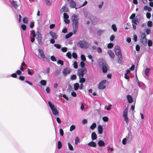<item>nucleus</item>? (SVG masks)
<instances>
[{"label":"nucleus","mask_w":153,"mask_h":153,"mask_svg":"<svg viewBox=\"0 0 153 153\" xmlns=\"http://www.w3.org/2000/svg\"><path fill=\"white\" fill-rule=\"evenodd\" d=\"M98 62L100 69L103 74L109 71V67L103 59H99Z\"/></svg>","instance_id":"1"},{"label":"nucleus","mask_w":153,"mask_h":153,"mask_svg":"<svg viewBox=\"0 0 153 153\" xmlns=\"http://www.w3.org/2000/svg\"><path fill=\"white\" fill-rule=\"evenodd\" d=\"M71 20L72 22V27L75 33L76 31H77L78 27L79 19L78 16L76 14L73 15L71 16Z\"/></svg>","instance_id":"2"},{"label":"nucleus","mask_w":153,"mask_h":153,"mask_svg":"<svg viewBox=\"0 0 153 153\" xmlns=\"http://www.w3.org/2000/svg\"><path fill=\"white\" fill-rule=\"evenodd\" d=\"M48 102L53 115L54 116H58L59 112L56 108L57 106L54 105L49 100H48Z\"/></svg>","instance_id":"3"},{"label":"nucleus","mask_w":153,"mask_h":153,"mask_svg":"<svg viewBox=\"0 0 153 153\" xmlns=\"http://www.w3.org/2000/svg\"><path fill=\"white\" fill-rule=\"evenodd\" d=\"M79 48L85 49H87L89 46L88 42L85 40H79L77 44Z\"/></svg>","instance_id":"4"},{"label":"nucleus","mask_w":153,"mask_h":153,"mask_svg":"<svg viewBox=\"0 0 153 153\" xmlns=\"http://www.w3.org/2000/svg\"><path fill=\"white\" fill-rule=\"evenodd\" d=\"M86 73L82 72V71H77V75L79 76V82L80 83H84L85 82L86 80L85 78L84 77V74Z\"/></svg>","instance_id":"5"},{"label":"nucleus","mask_w":153,"mask_h":153,"mask_svg":"<svg viewBox=\"0 0 153 153\" xmlns=\"http://www.w3.org/2000/svg\"><path fill=\"white\" fill-rule=\"evenodd\" d=\"M38 51L39 53H40V56L42 58L45 59L46 60L47 62H48L50 61L49 56L48 57L45 56L44 52L42 49H39Z\"/></svg>","instance_id":"6"},{"label":"nucleus","mask_w":153,"mask_h":153,"mask_svg":"<svg viewBox=\"0 0 153 153\" xmlns=\"http://www.w3.org/2000/svg\"><path fill=\"white\" fill-rule=\"evenodd\" d=\"M36 34L37 35L36 37V39L38 41V42L39 45H42L43 43L42 42V36L39 31H37L36 32Z\"/></svg>","instance_id":"7"},{"label":"nucleus","mask_w":153,"mask_h":153,"mask_svg":"<svg viewBox=\"0 0 153 153\" xmlns=\"http://www.w3.org/2000/svg\"><path fill=\"white\" fill-rule=\"evenodd\" d=\"M80 65L81 68V69H79L77 71H82V72L86 73L87 72V70L86 68L85 67V64L84 62H80Z\"/></svg>","instance_id":"8"},{"label":"nucleus","mask_w":153,"mask_h":153,"mask_svg":"<svg viewBox=\"0 0 153 153\" xmlns=\"http://www.w3.org/2000/svg\"><path fill=\"white\" fill-rule=\"evenodd\" d=\"M71 71V69L68 68H65L62 71V74L64 77H66L67 74H70Z\"/></svg>","instance_id":"9"},{"label":"nucleus","mask_w":153,"mask_h":153,"mask_svg":"<svg viewBox=\"0 0 153 153\" xmlns=\"http://www.w3.org/2000/svg\"><path fill=\"white\" fill-rule=\"evenodd\" d=\"M114 51L116 56L117 54L119 55L122 54L121 49L118 45H116L115 46L114 48Z\"/></svg>","instance_id":"10"},{"label":"nucleus","mask_w":153,"mask_h":153,"mask_svg":"<svg viewBox=\"0 0 153 153\" xmlns=\"http://www.w3.org/2000/svg\"><path fill=\"white\" fill-rule=\"evenodd\" d=\"M116 56L117 57V62L120 64L122 65L123 64V61H122L123 56L122 54L119 55L118 54H117Z\"/></svg>","instance_id":"11"},{"label":"nucleus","mask_w":153,"mask_h":153,"mask_svg":"<svg viewBox=\"0 0 153 153\" xmlns=\"http://www.w3.org/2000/svg\"><path fill=\"white\" fill-rule=\"evenodd\" d=\"M49 34L51 36L52 39H57L58 35L57 34L53 32L52 30H51L49 32Z\"/></svg>","instance_id":"12"},{"label":"nucleus","mask_w":153,"mask_h":153,"mask_svg":"<svg viewBox=\"0 0 153 153\" xmlns=\"http://www.w3.org/2000/svg\"><path fill=\"white\" fill-rule=\"evenodd\" d=\"M126 98L128 102L129 103H132L134 101L132 96L128 94L126 96Z\"/></svg>","instance_id":"13"},{"label":"nucleus","mask_w":153,"mask_h":153,"mask_svg":"<svg viewBox=\"0 0 153 153\" xmlns=\"http://www.w3.org/2000/svg\"><path fill=\"white\" fill-rule=\"evenodd\" d=\"M126 138L128 140V142L131 141L132 140V134L131 131H128V135L126 136Z\"/></svg>","instance_id":"14"},{"label":"nucleus","mask_w":153,"mask_h":153,"mask_svg":"<svg viewBox=\"0 0 153 153\" xmlns=\"http://www.w3.org/2000/svg\"><path fill=\"white\" fill-rule=\"evenodd\" d=\"M73 32H72V31L70 32L65 35V37L66 39H68L71 37L73 35V34H76L77 31H76V32L74 33L73 30Z\"/></svg>","instance_id":"15"},{"label":"nucleus","mask_w":153,"mask_h":153,"mask_svg":"<svg viewBox=\"0 0 153 153\" xmlns=\"http://www.w3.org/2000/svg\"><path fill=\"white\" fill-rule=\"evenodd\" d=\"M90 20L92 24L94 25H96L98 22L97 19L95 17L93 16L90 18Z\"/></svg>","instance_id":"16"},{"label":"nucleus","mask_w":153,"mask_h":153,"mask_svg":"<svg viewBox=\"0 0 153 153\" xmlns=\"http://www.w3.org/2000/svg\"><path fill=\"white\" fill-rule=\"evenodd\" d=\"M139 15L137 16V17L131 20V22L132 24L137 25L139 24V19L137 18V17Z\"/></svg>","instance_id":"17"},{"label":"nucleus","mask_w":153,"mask_h":153,"mask_svg":"<svg viewBox=\"0 0 153 153\" xmlns=\"http://www.w3.org/2000/svg\"><path fill=\"white\" fill-rule=\"evenodd\" d=\"M103 129L102 126L100 125L98 126V134H101L103 133Z\"/></svg>","instance_id":"18"},{"label":"nucleus","mask_w":153,"mask_h":153,"mask_svg":"<svg viewBox=\"0 0 153 153\" xmlns=\"http://www.w3.org/2000/svg\"><path fill=\"white\" fill-rule=\"evenodd\" d=\"M87 145L88 146L90 147L95 148L96 147L97 144L95 142L92 140L88 143L87 144Z\"/></svg>","instance_id":"19"},{"label":"nucleus","mask_w":153,"mask_h":153,"mask_svg":"<svg viewBox=\"0 0 153 153\" xmlns=\"http://www.w3.org/2000/svg\"><path fill=\"white\" fill-rule=\"evenodd\" d=\"M76 6V2L73 0H71L70 1V6L71 8H75Z\"/></svg>","instance_id":"20"},{"label":"nucleus","mask_w":153,"mask_h":153,"mask_svg":"<svg viewBox=\"0 0 153 153\" xmlns=\"http://www.w3.org/2000/svg\"><path fill=\"white\" fill-rule=\"evenodd\" d=\"M143 10L145 11H148L149 12L152 11V8L151 7L148 5H145L143 7Z\"/></svg>","instance_id":"21"},{"label":"nucleus","mask_w":153,"mask_h":153,"mask_svg":"<svg viewBox=\"0 0 153 153\" xmlns=\"http://www.w3.org/2000/svg\"><path fill=\"white\" fill-rule=\"evenodd\" d=\"M107 53L111 58H113L114 57L115 55L114 53L111 50H108L107 51Z\"/></svg>","instance_id":"22"},{"label":"nucleus","mask_w":153,"mask_h":153,"mask_svg":"<svg viewBox=\"0 0 153 153\" xmlns=\"http://www.w3.org/2000/svg\"><path fill=\"white\" fill-rule=\"evenodd\" d=\"M97 138V136L95 132H92L91 134V138L92 140H96Z\"/></svg>","instance_id":"23"},{"label":"nucleus","mask_w":153,"mask_h":153,"mask_svg":"<svg viewBox=\"0 0 153 153\" xmlns=\"http://www.w3.org/2000/svg\"><path fill=\"white\" fill-rule=\"evenodd\" d=\"M144 31L146 35H149L151 33V30L149 28L147 27L144 29Z\"/></svg>","instance_id":"24"},{"label":"nucleus","mask_w":153,"mask_h":153,"mask_svg":"<svg viewBox=\"0 0 153 153\" xmlns=\"http://www.w3.org/2000/svg\"><path fill=\"white\" fill-rule=\"evenodd\" d=\"M147 41L145 40V39H143V38H140V42L142 45H144L146 46H147Z\"/></svg>","instance_id":"25"},{"label":"nucleus","mask_w":153,"mask_h":153,"mask_svg":"<svg viewBox=\"0 0 153 153\" xmlns=\"http://www.w3.org/2000/svg\"><path fill=\"white\" fill-rule=\"evenodd\" d=\"M140 38H143L145 39V40H147V39L146 38V33L143 32H140Z\"/></svg>","instance_id":"26"},{"label":"nucleus","mask_w":153,"mask_h":153,"mask_svg":"<svg viewBox=\"0 0 153 153\" xmlns=\"http://www.w3.org/2000/svg\"><path fill=\"white\" fill-rule=\"evenodd\" d=\"M99 147H102L105 145V143L104 141L102 140H99L97 143Z\"/></svg>","instance_id":"27"},{"label":"nucleus","mask_w":153,"mask_h":153,"mask_svg":"<svg viewBox=\"0 0 153 153\" xmlns=\"http://www.w3.org/2000/svg\"><path fill=\"white\" fill-rule=\"evenodd\" d=\"M150 68H146L145 70V74L147 77L149 76V71H150Z\"/></svg>","instance_id":"28"},{"label":"nucleus","mask_w":153,"mask_h":153,"mask_svg":"<svg viewBox=\"0 0 153 153\" xmlns=\"http://www.w3.org/2000/svg\"><path fill=\"white\" fill-rule=\"evenodd\" d=\"M106 88V86L105 85H103L101 84L100 83H99L98 88L100 90H103L105 89Z\"/></svg>","instance_id":"29"},{"label":"nucleus","mask_w":153,"mask_h":153,"mask_svg":"<svg viewBox=\"0 0 153 153\" xmlns=\"http://www.w3.org/2000/svg\"><path fill=\"white\" fill-rule=\"evenodd\" d=\"M61 10L62 12H68L69 11L68 8L66 6H63Z\"/></svg>","instance_id":"30"},{"label":"nucleus","mask_w":153,"mask_h":153,"mask_svg":"<svg viewBox=\"0 0 153 153\" xmlns=\"http://www.w3.org/2000/svg\"><path fill=\"white\" fill-rule=\"evenodd\" d=\"M74 89L75 91H76L77 90H78V89H79V85L78 83L76 82V83H74Z\"/></svg>","instance_id":"31"},{"label":"nucleus","mask_w":153,"mask_h":153,"mask_svg":"<svg viewBox=\"0 0 153 153\" xmlns=\"http://www.w3.org/2000/svg\"><path fill=\"white\" fill-rule=\"evenodd\" d=\"M39 83L41 85L45 86L47 84V81L46 80L42 79L40 81Z\"/></svg>","instance_id":"32"},{"label":"nucleus","mask_w":153,"mask_h":153,"mask_svg":"<svg viewBox=\"0 0 153 153\" xmlns=\"http://www.w3.org/2000/svg\"><path fill=\"white\" fill-rule=\"evenodd\" d=\"M128 108L127 107L123 111V116H128Z\"/></svg>","instance_id":"33"},{"label":"nucleus","mask_w":153,"mask_h":153,"mask_svg":"<svg viewBox=\"0 0 153 153\" xmlns=\"http://www.w3.org/2000/svg\"><path fill=\"white\" fill-rule=\"evenodd\" d=\"M97 124L95 122H94L91 125L90 127V128L92 130H94L96 127Z\"/></svg>","instance_id":"34"},{"label":"nucleus","mask_w":153,"mask_h":153,"mask_svg":"<svg viewBox=\"0 0 153 153\" xmlns=\"http://www.w3.org/2000/svg\"><path fill=\"white\" fill-rule=\"evenodd\" d=\"M111 28L114 32H116L117 31V28L116 25L115 24H113L111 25Z\"/></svg>","instance_id":"35"},{"label":"nucleus","mask_w":153,"mask_h":153,"mask_svg":"<svg viewBox=\"0 0 153 153\" xmlns=\"http://www.w3.org/2000/svg\"><path fill=\"white\" fill-rule=\"evenodd\" d=\"M61 70L56 69L54 74V76H58L61 72Z\"/></svg>","instance_id":"36"},{"label":"nucleus","mask_w":153,"mask_h":153,"mask_svg":"<svg viewBox=\"0 0 153 153\" xmlns=\"http://www.w3.org/2000/svg\"><path fill=\"white\" fill-rule=\"evenodd\" d=\"M70 78L71 80H75L77 78V76L76 74H73L71 75Z\"/></svg>","instance_id":"37"},{"label":"nucleus","mask_w":153,"mask_h":153,"mask_svg":"<svg viewBox=\"0 0 153 153\" xmlns=\"http://www.w3.org/2000/svg\"><path fill=\"white\" fill-rule=\"evenodd\" d=\"M147 42L148 45L149 47H150L152 46L153 42L151 40L147 39Z\"/></svg>","instance_id":"38"},{"label":"nucleus","mask_w":153,"mask_h":153,"mask_svg":"<svg viewBox=\"0 0 153 153\" xmlns=\"http://www.w3.org/2000/svg\"><path fill=\"white\" fill-rule=\"evenodd\" d=\"M68 144L69 149L71 151H73L74 150V148L71 144L70 143L68 142Z\"/></svg>","instance_id":"39"},{"label":"nucleus","mask_w":153,"mask_h":153,"mask_svg":"<svg viewBox=\"0 0 153 153\" xmlns=\"http://www.w3.org/2000/svg\"><path fill=\"white\" fill-rule=\"evenodd\" d=\"M80 57L82 61L84 62L86 61V58L85 55L84 54H81L80 56Z\"/></svg>","instance_id":"40"},{"label":"nucleus","mask_w":153,"mask_h":153,"mask_svg":"<svg viewBox=\"0 0 153 153\" xmlns=\"http://www.w3.org/2000/svg\"><path fill=\"white\" fill-rule=\"evenodd\" d=\"M138 87L141 89H142L144 88V83L142 82H139V84H137Z\"/></svg>","instance_id":"41"},{"label":"nucleus","mask_w":153,"mask_h":153,"mask_svg":"<svg viewBox=\"0 0 153 153\" xmlns=\"http://www.w3.org/2000/svg\"><path fill=\"white\" fill-rule=\"evenodd\" d=\"M62 144L60 141H59L57 143V148L59 149L62 148Z\"/></svg>","instance_id":"42"},{"label":"nucleus","mask_w":153,"mask_h":153,"mask_svg":"<svg viewBox=\"0 0 153 153\" xmlns=\"http://www.w3.org/2000/svg\"><path fill=\"white\" fill-rule=\"evenodd\" d=\"M124 120L126 122V123L128 124L129 123V121L128 117L127 116L123 117Z\"/></svg>","instance_id":"43"},{"label":"nucleus","mask_w":153,"mask_h":153,"mask_svg":"<svg viewBox=\"0 0 153 153\" xmlns=\"http://www.w3.org/2000/svg\"><path fill=\"white\" fill-rule=\"evenodd\" d=\"M114 46V44L112 43H110L107 44V48L108 49H111L113 48Z\"/></svg>","instance_id":"44"},{"label":"nucleus","mask_w":153,"mask_h":153,"mask_svg":"<svg viewBox=\"0 0 153 153\" xmlns=\"http://www.w3.org/2000/svg\"><path fill=\"white\" fill-rule=\"evenodd\" d=\"M76 128V126L75 125H72L70 127L69 131H72L74 130Z\"/></svg>","instance_id":"45"},{"label":"nucleus","mask_w":153,"mask_h":153,"mask_svg":"<svg viewBox=\"0 0 153 153\" xmlns=\"http://www.w3.org/2000/svg\"><path fill=\"white\" fill-rule=\"evenodd\" d=\"M66 56L70 59H71L72 57V54L70 51H68L66 54Z\"/></svg>","instance_id":"46"},{"label":"nucleus","mask_w":153,"mask_h":153,"mask_svg":"<svg viewBox=\"0 0 153 153\" xmlns=\"http://www.w3.org/2000/svg\"><path fill=\"white\" fill-rule=\"evenodd\" d=\"M147 25L148 27H151L153 26V23L151 21H149L148 22Z\"/></svg>","instance_id":"47"},{"label":"nucleus","mask_w":153,"mask_h":153,"mask_svg":"<svg viewBox=\"0 0 153 153\" xmlns=\"http://www.w3.org/2000/svg\"><path fill=\"white\" fill-rule=\"evenodd\" d=\"M72 56L74 59H76L77 58V55L76 53L75 52L73 53L72 54Z\"/></svg>","instance_id":"48"},{"label":"nucleus","mask_w":153,"mask_h":153,"mask_svg":"<svg viewBox=\"0 0 153 153\" xmlns=\"http://www.w3.org/2000/svg\"><path fill=\"white\" fill-rule=\"evenodd\" d=\"M140 56L136 57V61L137 63V66L138 65V64L140 60Z\"/></svg>","instance_id":"49"},{"label":"nucleus","mask_w":153,"mask_h":153,"mask_svg":"<svg viewBox=\"0 0 153 153\" xmlns=\"http://www.w3.org/2000/svg\"><path fill=\"white\" fill-rule=\"evenodd\" d=\"M69 18L68 15L66 13H64L63 14V19H68Z\"/></svg>","instance_id":"50"},{"label":"nucleus","mask_w":153,"mask_h":153,"mask_svg":"<svg viewBox=\"0 0 153 153\" xmlns=\"http://www.w3.org/2000/svg\"><path fill=\"white\" fill-rule=\"evenodd\" d=\"M59 133H60V136H63L64 135V132L63 130V129L62 128H60L59 130Z\"/></svg>","instance_id":"51"},{"label":"nucleus","mask_w":153,"mask_h":153,"mask_svg":"<svg viewBox=\"0 0 153 153\" xmlns=\"http://www.w3.org/2000/svg\"><path fill=\"white\" fill-rule=\"evenodd\" d=\"M127 140H128L126 137L123 138L122 140V144L124 145H126V143Z\"/></svg>","instance_id":"52"},{"label":"nucleus","mask_w":153,"mask_h":153,"mask_svg":"<svg viewBox=\"0 0 153 153\" xmlns=\"http://www.w3.org/2000/svg\"><path fill=\"white\" fill-rule=\"evenodd\" d=\"M68 28L66 27H64L62 30V32L63 33H66L67 32Z\"/></svg>","instance_id":"53"},{"label":"nucleus","mask_w":153,"mask_h":153,"mask_svg":"<svg viewBox=\"0 0 153 153\" xmlns=\"http://www.w3.org/2000/svg\"><path fill=\"white\" fill-rule=\"evenodd\" d=\"M51 61L53 62H56V57L53 55H52L51 56Z\"/></svg>","instance_id":"54"},{"label":"nucleus","mask_w":153,"mask_h":153,"mask_svg":"<svg viewBox=\"0 0 153 153\" xmlns=\"http://www.w3.org/2000/svg\"><path fill=\"white\" fill-rule=\"evenodd\" d=\"M133 40L135 42H137V36L136 35V34H135L134 35Z\"/></svg>","instance_id":"55"},{"label":"nucleus","mask_w":153,"mask_h":153,"mask_svg":"<svg viewBox=\"0 0 153 153\" xmlns=\"http://www.w3.org/2000/svg\"><path fill=\"white\" fill-rule=\"evenodd\" d=\"M135 13L132 14L131 16L129 17V19H130L132 20L134 19L135 18Z\"/></svg>","instance_id":"56"},{"label":"nucleus","mask_w":153,"mask_h":153,"mask_svg":"<svg viewBox=\"0 0 153 153\" xmlns=\"http://www.w3.org/2000/svg\"><path fill=\"white\" fill-rule=\"evenodd\" d=\"M54 46L55 47H56L57 48L59 49L61 48V45L60 44H54Z\"/></svg>","instance_id":"57"},{"label":"nucleus","mask_w":153,"mask_h":153,"mask_svg":"<svg viewBox=\"0 0 153 153\" xmlns=\"http://www.w3.org/2000/svg\"><path fill=\"white\" fill-rule=\"evenodd\" d=\"M80 142L79 141V139L78 137H76L75 141V143L76 145H77L78 143Z\"/></svg>","instance_id":"58"},{"label":"nucleus","mask_w":153,"mask_h":153,"mask_svg":"<svg viewBox=\"0 0 153 153\" xmlns=\"http://www.w3.org/2000/svg\"><path fill=\"white\" fill-rule=\"evenodd\" d=\"M71 96L74 97H76L77 96V94L73 90H72V92L71 93Z\"/></svg>","instance_id":"59"},{"label":"nucleus","mask_w":153,"mask_h":153,"mask_svg":"<svg viewBox=\"0 0 153 153\" xmlns=\"http://www.w3.org/2000/svg\"><path fill=\"white\" fill-rule=\"evenodd\" d=\"M57 64L58 65L60 64L61 66L63 65L64 63L61 60H59L57 61Z\"/></svg>","instance_id":"60"},{"label":"nucleus","mask_w":153,"mask_h":153,"mask_svg":"<svg viewBox=\"0 0 153 153\" xmlns=\"http://www.w3.org/2000/svg\"><path fill=\"white\" fill-rule=\"evenodd\" d=\"M97 52L99 53H101L102 52V48L100 47H98L97 48Z\"/></svg>","instance_id":"61"},{"label":"nucleus","mask_w":153,"mask_h":153,"mask_svg":"<svg viewBox=\"0 0 153 153\" xmlns=\"http://www.w3.org/2000/svg\"><path fill=\"white\" fill-rule=\"evenodd\" d=\"M34 23L35 22L33 21L31 22L29 24V27L31 28H33L34 26Z\"/></svg>","instance_id":"62"},{"label":"nucleus","mask_w":153,"mask_h":153,"mask_svg":"<svg viewBox=\"0 0 153 153\" xmlns=\"http://www.w3.org/2000/svg\"><path fill=\"white\" fill-rule=\"evenodd\" d=\"M102 120L104 122H106L108 120V118L107 116H104L102 117Z\"/></svg>","instance_id":"63"},{"label":"nucleus","mask_w":153,"mask_h":153,"mask_svg":"<svg viewBox=\"0 0 153 153\" xmlns=\"http://www.w3.org/2000/svg\"><path fill=\"white\" fill-rule=\"evenodd\" d=\"M146 16L147 19H149L151 16V13L149 12L147 13H146Z\"/></svg>","instance_id":"64"}]
</instances>
